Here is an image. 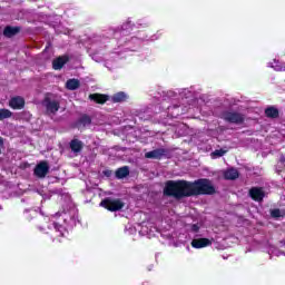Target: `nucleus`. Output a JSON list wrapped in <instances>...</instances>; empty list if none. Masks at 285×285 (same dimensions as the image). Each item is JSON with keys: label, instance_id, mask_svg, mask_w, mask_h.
Returning <instances> with one entry per match:
<instances>
[{"label": "nucleus", "instance_id": "obj_4", "mask_svg": "<svg viewBox=\"0 0 285 285\" xmlns=\"http://www.w3.org/2000/svg\"><path fill=\"white\" fill-rule=\"evenodd\" d=\"M48 173H50V165L46 160L38 163L33 169V175L38 179H46Z\"/></svg>", "mask_w": 285, "mask_h": 285}, {"label": "nucleus", "instance_id": "obj_18", "mask_svg": "<svg viewBox=\"0 0 285 285\" xmlns=\"http://www.w3.org/2000/svg\"><path fill=\"white\" fill-rule=\"evenodd\" d=\"M81 86V82L79 81V79H69L66 82V88L67 90H77L79 89V87Z\"/></svg>", "mask_w": 285, "mask_h": 285}, {"label": "nucleus", "instance_id": "obj_21", "mask_svg": "<svg viewBox=\"0 0 285 285\" xmlns=\"http://www.w3.org/2000/svg\"><path fill=\"white\" fill-rule=\"evenodd\" d=\"M10 117H12V111L6 108L0 109V121H3V119H10Z\"/></svg>", "mask_w": 285, "mask_h": 285}, {"label": "nucleus", "instance_id": "obj_12", "mask_svg": "<svg viewBox=\"0 0 285 285\" xmlns=\"http://www.w3.org/2000/svg\"><path fill=\"white\" fill-rule=\"evenodd\" d=\"M70 61V57L68 56H59L52 61L53 70H61L68 62Z\"/></svg>", "mask_w": 285, "mask_h": 285}, {"label": "nucleus", "instance_id": "obj_8", "mask_svg": "<svg viewBox=\"0 0 285 285\" xmlns=\"http://www.w3.org/2000/svg\"><path fill=\"white\" fill-rule=\"evenodd\" d=\"M168 155V149L157 148L145 154L146 159H164Z\"/></svg>", "mask_w": 285, "mask_h": 285}, {"label": "nucleus", "instance_id": "obj_3", "mask_svg": "<svg viewBox=\"0 0 285 285\" xmlns=\"http://www.w3.org/2000/svg\"><path fill=\"white\" fill-rule=\"evenodd\" d=\"M222 119L227 124H235L242 126L246 121V116L239 111H223Z\"/></svg>", "mask_w": 285, "mask_h": 285}, {"label": "nucleus", "instance_id": "obj_19", "mask_svg": "<svg viewBox=\"0 0 285 285\" xmlns=\"http://www.w3.org/2000/svg\"><path fill=\"white\" fill-rule=\"evenodd\" d=\"M130 175V169L128 166L120 167L116 170V177L117 179H124Z\"/></svg>", "mask_w": 285, "mask_h": 285}, {"label": "nucleus", "instance_id": "obj_10", "mask_svg": "<svg viewBox=\"0 0 285 285\" xmlns=\"http://www.w3.org/2000/svg\"><path fill=\"white\" fill-rule=\"evenodd\" d=\"M190 244L191 248H207V246H213V240L210 238H194Z\"/></svg>", "mask_w": 285, "mask_h": 285}, {"label": "nucleus", "instance_id": "obj_6", "mask_svg": "<svg viewBox=\"0 0 285 285\" xmlns=\"http://www.w3.org/2000/svg\"><path fill=\"white\" fill-rule=\"evenodd\" d=\"M248 195L253 202H264V198L266 197V191H264V188L262 187H252L248 191Z\"/></svg>", "mask_w": 285, "mask_h": 285}, {"label": "nucleus", "instance_id": "obj_23", "mask_svg": "<svg viewBox=\"0 0 285 285\" xmlns=\"http://www.w3.org/2000/svg\"><path fill=\"white\" fill-rule=\"evenodd\" d=\"M271 217L279 219V217H284V215H282V210H279V208H275L271 210Z\"/></svg>", "mask_w": 285, "mask_h": 285}, {"label": "nucleus", "instance_id": "obj_24", "mask_svg": "<svg viewBox=\"0 0 285 285\" xmlns=\"http://www.w3.org/2000/svg\"><path fill=\"white\" fill-rule=\"evenodd\" d=\"M191 233H199V225L193 224L191 225Z\"/></svg>", "mask_w": 285, "mask_h": 285}, {"label": "nucleus", "instance_id": "obj_14", "mask_svg": "<svg viewBox=\"0 0 285 285\" xmlns=\"http://www.w3.org/2000/svg\"><path fill=\"white\" fill-rule=\"evenodd\" d=\"M223 177L229 181H235V179L239 178V171L232 167L223 173Z\"/></svg>", "mask_w": 285, "mask_h": 285}, {"label": "nucleus", "instance_id": "obj_25", "mask_svg": "<svg viewBox=\"0 0 285 285\" xmlns=\"http://www.w3.org/2000/svg\"><path fill=\"white\" fill-rule=\"evenodd\" d=\"M1 148H3V137L0 136V155H1Z\"/></svg>", "mask_w": 285, "mask_h": 285}, {"label": "nucleus", "instance_id": "obj_17", "mask_svg": "<svg viewBox=\"0 0 285 285\" xmlns=\"http://www.w3.org/2000/svg\"><path fill=\"white\" fill-rule=\"evenodd\" d=\"M90 124H92V118L86 114L80 116V118L77 121L78 128H86V126H90Z\"/></svg>", "mask_w": 285, "mask_h": 285}, {"label": "nucleus", "instance_id": "obj_13", "mask_svg": "<svg viewBox=\"0 0 285 285\" xmlns=\"http://www.w3.org/2000/svg\"><path fill=\"white\" fill-rule=\"evenodd\" d=\"M69 148H70L71 153H75V155H79V153H81V150H83V141H81L77 138H73L69 142Z\"/></svg>", "mask_w": 285, "mask_h": 285}, {"label": "nucleus", "instance_id": "obj_2", "mask_svg": "<svg viewBox=\"0 0 285 285\" xmlns=\"http://www.w3.org/2000/svg\"><path fill=\"white\" fill-rule=\"evenodd\" d=\"M101 208L109 210V213H117L121 210L126 204L119 198L107 197L100 202Z\"/></svg>", "mask_w": 285, "mask_h": 285}, {"label": "nucleus", "instance_id": "obj_7", "mask_svg": "<svg viewBox=\"0 0 285 285\" xmlns=\"http://www.w3.org/2000/svg\"><path fill=\"white\" fill-rule=\"evenodd\" d=\"M43 106L47 112H50L51 115H57V112H59L60 105H59V101L57 100H52L46 97L43 100Z\"/></svg>", "mask_w": 285, "mask_h": 285}, {"label": "nucleus", "instance_id": "obj_5", "mask_svg": "<svg viewBox=\"0 0 285 285\" xmlns=\"http://www.w3.org/2000/svg\"><path fill=\"white\" fill-rule=\"evenodd\" d=\"M52 226H53V230L51 234L52 242L61 243V239L66 237V233H68V229H66L63 225L58 223H53Z\"/></svg>", "mask_w": 285, "mask_h": 285}, {"label": "nucleus", "instance_id": "obj_15", "mask_svg": "<svg viewBox=\"0 0 285 285\" xmlns=\"http://www.w3.org/2000/svg\"><path fill=\"white\" fill-rule=\"evenodd\" d=\"M21 32V27H10L7 26L3 30V36L7 37V39H12L16 35H19Z\"/></svg>", "mask_w": 285, "mask_h": 285}, {"label": "nucleus", "instance_id": "obj_20", "mask_svg": "<svg viewBox=\"0 0 285 285\" xmlns=\"http://www.w3.org/2000/svg\"><path fill=\"white\" fill-rule=\"evenodd\" d=\"M111 101L114 104H121V101H126V94L124 91H119V92L115 94L111 97Z\"/></svg>", "mask_w": 285, "mask_h": 285}, {"label": "nucleus", "instance_id": "obj_11", "mask_svg": "<svg viewBox=\"0 0 285 285\" xmlns=\"http://www.w3.org/2000/svg\"><path fill=\"white\" fill-rule=\"evenodd\" d=\"M89 99L95 104H99L100 106H104V104L110 100V96L106 94H90Z\"/></svg>", "mask_w": 285, "mask_h": 285}, {"label": "nucleus", "instance_id": "obj_1", "mask_svg": "<svg viewBox=\"0 0 285 285\" xmlns=\"http://www.w3.org/2000/svg\"><path fill=\"white\" fill-rule=\"evenodd\" d=\"M217 190L208 178L190 180H167L163 189L165 197L174 199H186L187 197H199L202 195H215Z\"/></svg>", "mask_w": 285, "mask_h": 285}, {"label": "nucleus", "instance_id": "obj_9", "mask_svg": "<svg viewBox=\"0 0 285 285\" xmlns=\"http://www.w3.org/2000/svg\"><path fill=\"white\" fill-rule=\"evenodd\" d=\"M9 107L12 108V110H23V108H26V99L21 96L12 97L9 100Z\"/></svg>", "mask_w": 285, "mask_h": 285}, {"label": "nucleus", "instance_id": "obj_16", "mask_svg": "<svg viewBox=\"0 0 285 285\" xmlns=\"http://www.w3.org/2000/svg\"><path fill=\"white\" fill-rule=\"evenodd\" d=\"M265 117L267 119H278L279 118V109L274 106H269L265 109Z\"/></svg>", "mask_w": 285, "mask_h": 285}, {"label": "nucleus", "instance_id": "obj_22", "mask_svg": "<svg viewBox=\"0 0 285 285\" xmlns=\"http://www.w3.org/2000/svg\"><path fill=\"white\" fill-rule=\"evenodd\" d=\"M227 150L224 149H216L212 153V158L217 159V157H224L226 155Z\"/></svg>", "mask_w": 285, "mask_h": 285}]
</instances>
